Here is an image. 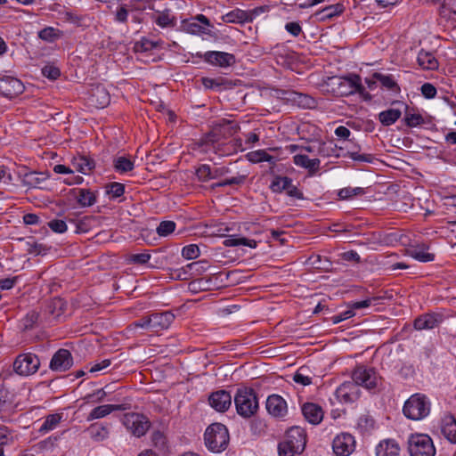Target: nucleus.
I'll list each match as a JSON object with an SVG mask.
<instances>
[{"instance_id": "nucleus-1", "label": "nucleus", "mask_w": 456, "mask_h": 456, "mask_svg": "<svg viewBox=\"0 0 456 456\" xmlns=\"http://www.w3.org/2000/svg\"><path fill=\"white\" fill-rule=\"evenodd\" d=\"M205 444L212 452H221L229 444L228 429L224 424L214 423L208 427L204 434Z\"/></svg>"}, {"instance_id": "nucleus-2", "label": "nucleus", "mask_w": 456, "mask_h": 456, "mask_svg": "<svg viewBox=\"0 0 456 456\" xmlns=\"http://www.w3.org/2000/svg\"><path fill=\"white\" fill-rule=\"evenodd\" d=\"M234 403L237 413L245 419L255 415L259 407L256 394L251 388H239Z\"/></svg>"}, {"instance_id": "nucleus-3", "label": "nucleus", "mask_w": 456, "mask_h": 456, "mask_svg": "<svg viewBox=\"0 0 456 456\" xmlns=\"http://www.w3.org/2000/svg\"><path fill=\"white\" fill-rule=\"evenodd\" d=\"M403 411L408 419L420 420L429 414L430 403L426 395L414 394L404 403Z\"/></svg>"}, {"instance_id": "nucleus-4", "label": "nucleus", "mask_w": 456, "mask_h": 456, "mask_svg": "<svg viewBox=\"0 0 456 456\" xmlns=\"http://www.w3.org/2000/svg\"><path fill=\"white\" fill-rule=\"evenodd\" d=\"M328 86L334 94L341 96L349 95L354 92L361 93L363 89L361 84V77L358 75H353L348 77H330Z\"/></svg>"}, {"instance_id": "nucleus-5", "label": "nucleus", "mask_w": 456, "mask_h": 456, "mask_svg": "<svg viewBox=\"0 0 456 456\" xmlns=\"http://www.w3.org/2000/svg\"><path fill=\"white\" fill-rule=\"evenodd\" d=\"M411 456H435L436 448L431 437L425 434H412L408 440Z\"/></svg>"}, {"instance_id": "nucleus-6", "label": "nucleus", "mask_w": 456, "mask_h": 456, "mask_svg": "<svg viewBox=\"0 0 456 456\" xmlns=\"http://www.w3.org/2000/svg\"><path fill=\"white\" fill-rule=\"evenodd\" d=\"M12 367L18 375L30 376L38 370L40 360L37 355L31 353L20 354L15 358Z\"/></svg>"}, {"instance_id": "nucleus-7", "label": "nucleus", "mask_w": 456, "mask_h": 456, "mask_svg": "<svg viewBox=\"0 0 456 456\" xmlns=\"http://www.w3.org/2000/svg\"><path fill=\"white\" fill-rule=\"evenodd\" d=\"M122 423L128 431L137 437L144 436L151 427L148 418L136 412L124 414Z\"/></svg>"}, {"instance_id": "nucleus-8", "label": "nucleus", "mask_w": 456, "mask_h": 456, "mask_svg": "<svg viewBox=\"0 0 456 456\" xmlns=\"http://www.w3.org/2000/svg\"><path fill=\"white\" fill-rule=\"evenodd\" d=\"M284 446H291L296 452H303L306 445V433L300 427H292L281 442Z\"/></svg>"}, {"instance_id": "nucleus-9", "label": "nucleus", "mask_w": 456, "mask_h": 456, "mask_svg": "<svg viewBox=\"0 0 456 456\" xmlns=\"http://www.w3.org/2000/svg\"><path fill=\"white\" fill-rule=\"evenodd\" d=\"M352 379L357 387L362 386L367 389L376 387L378 383V376L375 370L364 366H357L353 371Z\"/></svg>"}, {"instance_id": "nucleus-10", "label": "nucleus", "mask_w": 456, "mask_h": 456, "mask_svg": "<svg viewBox=\"0 0 456 456\" xmlns=\"http://www.w3.org/2000/svg\"><path fill=\"white\" fill-rule=\"evenodd\" d=\"M267 9L266 6L257 7L249 12H246L240 9H235L226 13L222 17L224 22L226 23H245L251 22L256 15L259 13L265 12Z\"/></svg>"}, {"instance_id": "nucleus-11", "label": "nucleus", "mask_w": 456, "mask_h": 456, "mask_svg": "<svg viewBox=\"0 0 456 456\" xmlns=\"http://www.w3.org/2000/svg\"><path fill=\"white\" fill-rule=\"evenodd\" d=\"M332 448L338 456H348L354 451V437L348 433L338 435L333 440Z\"/></svg>"}, {"instance_id": "nucleus-12", "label": "nucleus", "mask_w": 456, "mask_h": 456, "mask_svg": "<svg viewBox=\"0 0 456 456\" xmlns=\"http://www.w3.org/2000/svg\"><path fill=\"white\" fill-rule=\"evenodd\" d=\"M23 90L24 86L20 79L9 76L0 77L1 95L12 99L20 94Z\"/></svg>"}, {"instance_id": "nucleus-13", "label": "nucleus", "mask_w": 456, "mask_h": 456, "mask_svg": "<svg viewBox=\"0 0 456 456\" xmlns=\"http://www.w3.org/2000/svg\"><path fill=\"white\" fill-rule=\"evenodd\" d=\"M335 396L339 403H351L359 397V389L354 383L345 382L335 392Z\"/></svg>"}, {"instance_id": "nucleus-14", "label": "nucleus", "mask_w": 456, "mask_h": 456, "mask_svg": "<svg viewBox=\"0 0 456 456\" xmlns=\"http://www.w3.org/2000/svg\"><path fill=\"white\" fill-rule=\"evenodd\" d=\"M266 410L273 417L281 419L288 413V405L282 396L271 395L266 400Z\"/></svg>"}, {"instance_id": "nucleus-15", "label": "nucleus", "mask_w": 456, "mask_h": 456, "mask_svg": "<svg viewBox=\"0 0 456 456\" xmlns=\"http://www.w3.org/2000/svg\"><path fill=\"white\" fill-rule=\"evenodd\" d=\"M73 365V358L67 349H59L50 362V368L55 371H66Z\"/></svg>"}, {"instance_id": "nucleus-16", "label": "nucleus", "mask_w": 456, "mask_h": 456, "mask_svg": "<svg viewBox=\"0 0 456 456\" xmlns=\"http://www.w3.org/2000/svg\"><path fill=\"white\" fill-rule=\"evenodd\" d=\"M205 61L222 68L233 65L236 61L235 56L225 52L209 51L204 53Z\"/></svg>"}, {"instance_id": "nucleus-17", "label": "nucleus", "mask_w": 456, "mask_h": 456, "mask_svg": "<svg viewBox=\"0 0 456 456\" xmlns=\"http://www.w3.org/2000/svg\"><path fill=\"white\" fill-rule=\"evenodd\" d=\"M209 404L216 411L224 412L227 411L232 404V396L225 390L213 392L208 398Z\"/></svg>"}, {"instance_id": "nucleus-18", "label": "nucleus", "mask_w": 456, "mask_h": 456, "mask_svg": "<svg viewBox=\"0 0 456 456\" xmlns=\"http://www.w3.org/2000/svg\"><path fill=\"white\" fill-rule=\"evenodd\" d=\"M130 408L128 403H121V404H103L94 408L88 416L86 417L87 421H91L97 419H102L106 417L116 411H126Z\"/></svg>"}, {"instance_id": "nucleus-19", "label": "nucleus", "mask_w": 456, "mask_h": 456, "mask_svg": "<svg viewBox=\"0 0 456 456\" xmlns=\"http://www.w3.org/2000/svg\"><path fill=\"white\" fill-rule=\"evenodd\" d=\"M151 330L159 331L167 330L175 320V315L170 311L156 313L150 315Z\"/></svg>"}, {"instance_id": "nucleus-20", "label": "nucleus", "mask_w": 456, "mask_h": 456, "mask_svg": "<svg viewBox=\"0 0 456 456\" xmlns=\"http://www.w3.org/2000/svg\"><path fill=\"white\" fill-rule=\"evenodd\" d=\"M302 413L305 419L314 425L319 424L323 419L322 407L314 403H304L302 406Z\"/></svg>"}, {"instance_id": "nucleus-21", "label": "nucleus", "mask_w": 456, "mask_h": 456, "mask_svg": "<svg viewBox=\"0 0 456 456\" xmlns=\"http://www.w3.org/2000/svg\"><path fill=\"white\" fill-rule=\"evenodd\" d=\"M48 175L41 172H28L22 177V183L30 188L45 189Z\"/></svg>"}, {"instance_id": "nucleus-22", "label": "nucleus", "mask_w": 456, "mask_h": 456, "mask_svg": "<svg viewBox=\"0 0 456 456\" xmlns=\"http://www.w3.org/2000/svg\"><path fill=\"white\" fill-rule=\"evenodd\" d=\"M293 162L296 166L307 169L311 175L319 171L321 164L319 159H309L307 155L302 153L295 155Z\"/></svg>"}, {"instance_id": "nucleus-23", "label": "nucleus", "mask_w": 456, "mask_h": 456, "mask_svg": "<svg viewBox=\"0 0 456 456\" xmlns=\"http://www.w3.org/2000/svg\"><path fill=\"white\" fill-rule=\"evenodd\" d=\"M90 102L97 108H104L110 103V94L103 86H97L92 89Z\"/></svg>"}, {"instance_id": "nucleus-24", "label": "nucleus", "mask_w": 456, "mask_h": 456, "mask_svg": "<svg viewBox=\"0 0 456 456\" xmlns=\"http://www.w3.org/2000/svg\"><path fill=\"white\" fill-rule=\"evenodd\" d=\"M365 82L370 89L373 88V85H375L376 82H379L383 87L389 90L397 87V84L392 75H385L379 72H375L371 78H366Z\"/></svg>"}, {"instance_id": "nucleus-25", "label": "nucleus", "mask_w": 456, "mask_h": 456, "mask_svg": "<svg viewBox=\"0 0 456 456\" xmlns=\"http://www.w3.org/2000/svg\"><path fill=\"white\" fill-rule=\"evenodd\" d=\"M399 452L398 444L392 439L381 441L376 448L377 456H398Z\"/></svg>"}, {"instance_id": "nucleus-26", "label": "nucleus", "mask_w": 456, "mask_h": 456, "mask_svg": "<svg viewBox=\"0 0 456 456\" xmlns=\"http://www.w3.org/2000/svg\"><path fill=\"white\" fill-rule=\"evenodd\" d=\"M441 431L451 443H456V419L452 415L445 416L442 420Z\"/></svg>"}, {"instance_id": "nucleus-27", "label": "nucleus", "mask_w": 456, "mask_h": 456, "mask_svg": "<svg viewBox=\"0 0 456 456\" xmlns=\"http://www.w3.org/2000/svg\"><path fill=\"white\" fill-rule=\"evenodd\" d=\"M73 192L78 205L83 208L91 207L96 202V195L90 189H75Z\"/></svg>"}, {"instance_id": "nucleus-28", "label": "nucleus", "mask_w": 456, "mask_h": 456, "mask_svg": "<svg viewBox=\"0 0 456 456\" xmlns=\"http://www.w3.org/2000/svg\"><path fill=\"white\" fill-rule=\"evenodd\" d=\"M440 320L434 314H427L418 317L414 321V328L419 330H431L438 325Z\"/></svg>"}, {"instance_id": "nucleus-29", "label": "nucleus", "mask_w": 456, "mask_h": 456, "mask_svg": "<svg viewBox=\"0 0 456 456\" xmlns=\"http://www.w3.org/2000/svg\"><path fill=\"white\" fill-rule=\"evenodd\" d=\"M72 165L77 171L86 175L95 167V162L94 159L86 156H77L73 158Z\"/></svg>"}, {"instance_id": "nucleus-30", "label": "nucleus", "mask_w": 456, "mask_h": 456, "mask_svg": "<svg viewBox=\"0 0 456 456\" xmlns=\"http://www.w3.org/2000/svg\"><path fill=\"white\" fill-rule=\"evenodd\" d=\"M86 432L88 433L90 438L95 442H102L106 440L110 435L109 428L106 426L97 423L90 425V427L86 429Z\"/></svg>"}, {"instance_id": "nucleus-31", "label": "nucleus", "mask_w": 456, "mask_h": 456, "mask_svg": "<svg viewBox=\"0 0 456 456\" xmlns=\"http://www.w3.org/2000/svg\"><path fill=\"white\" fill-rule=\"evenodd\" d=\"M344 11V6L341 4H332L325 7L322 11L316 12L314 15L318 20L324 21L339 15Z\"/></svg>"}, {"instance_id": "nucleus-32", "label": "nucleus", "mask_w": 456, "mask_h": 456, "mask_svg": "<svg viewBox=\"0 0 456 456\" xmlns=\"http://www.w3.org/2000/svg\"><path fill=\"white\" fill-rule=\"evenodd\" d=\"M402 111L399 109H388L379 114V120L383 126H388L395 123L401 117Z\"/></svg>"}, {"instance_id": "nucleus-33", "label": "nucleus", "mask_w": 456, "mask_h": 456, "mask_svg": "<svg viewBox=\"0 0 456 456\" xmlns=\"http://www.w3.org/2000/svg\"><path fill=\"white\" fill-rule=\"evenodd\" d=\"M418 63L424 69H436L438 62L435 56L428 52L421 50L418 54Z\"/></svg>"}, {"instance_id": "nucleus-34", "label": "nucleus", "mask_w": 456, "mask_h": 456, "mask_svg": "<svg viewBox=\"0 0 456 456\" xmlns=\"http://www.w3.org/2000/svg\"><path fill=\"white\" fill-rule=\"evenodd\" d=\"M246 158L252 163H259L262 161H267L272 165H275L276 163L275 157L268 154L265 150L250 151L246 155Z\"/></svg>"}, {"instance_id": "nucleus-35", "label": "nucleus", "mask_w": 456, "mask_h": 456, "mask_svg": "<svg viewBox=\"0 0 456 456\" xmlns=\"http://www.w3.org/2000/svg\"><path fill=\"white\" fill-rule=\"evenodd\" d=\"M225 247L247 246L251 248L256 247V241L244 237L229 236L223 242Z\"/></svg>"}, {"instance_id": "nucleus-36", "label": "nucleus", "mask_w": 456, "mask_h": 456, "mask_svg": "<svg viewBox=\"0 0 456 456\" xmlns=\"http://www.w3.org/2000/svg\"><path fill=\"white\" fill-rule=\"evenodd\" d=\"M113 167L118 173H126L132 171L134 167V161L126 156H118L113 159Z\"/></svg>"}, {"instance_id": "nucleus-37", "label": "nucleus", "mask_w": 456, "mask_h": 456, "mask_svg": "<svg viewBox=\"0 0 456 456\" xmlns=\"http://www.w3.org/2000/svg\"><path fill=\"white\" fill-rule=\"evenodd\" d=\"M407 254L414 259L423 263L431 262L435 259L434 254L426 252L424 248L415 247L407 249Z\"/></svg>"}, {"instance_id": "nucleus-38", "label": "nucleus", "mask_w": 456, "mask_h": 456, "mask_svg": "<svg viewBox=\"0 0 456 456\" xmlns=\"http://www.w3.org/2000/svg\"><path fill=\"white\" fill-rule=\"evenodd\" d=\"M39 320V314L36 311H30L20 321V328L23 330H30L37 327Z\"/></svg>"}, {"instance_id": "nucleus-39", "label": "nucleus", "mask_w": 456, "mask_h": 456, "mask_svg": "<svg viewBox=\"0 0 456 456\" xmlns=\"http://www.w3.org/2000/svg\"><path fill=\"white\" fill-rule=\"evenodd\" d=\"M61 416L58 413L51 414L46 417L44 423L41 425L39 428V432L46 433L50 430L54 429L57 425L60 423Z\"/></svg>"}, {"instance_id": "nucleus-40", "label": "nucleus", "mask_w": 456, "mask_h": 456, "mask_svg": "<svg viewBox=\"0 0 456 456\" xmlns=\"http://www.w3.org/2000/svg\"><path fill=\"white\" fill-rule=\"evenodd\" d=\"M66 308V303L60 297H54L48 305V311L55 317L61 316Z\"/></svg>"}, {"instance_id": "nucleus-41", "label": "nucleus", "mask_w": 456, "mask_h": 456, "mask_svg": "<svg viewBox=\"0 0 456 456\" xmlns=\"http://www.w3.org/2000/svg\"><path fill=\"white\" fill-rule=\"evenodd\" d=\"M309 370L305 366L300 367L294 374L293 380L303 386H307L312 383V377L308 374Z\"/></svg>"}, {"instance_id": "nucleus-42", "label": "nucleus", "mask_w": 456, "mask_h": 456, "mask_svg": "<svg viewBox=\"0 0 456 456\" xmlns=\"http://www.w3.org/2000/svg\"><path fill=\"white\" fill-rule=\"evenodd\" d=\"M155 22L161 28L175 27V20L168 12H160L155 19Z\"/></svg>"}, {"instance_id": "nucleus-43", "label": "nucleus", "mask_w": 456, "mask_h": 456, "mask_svg": "<svg viewBox=\"0 0 456 456\" xmlns=\"http://www.w3.org/2000/svg\"><path fill=\"white\" fill-rule=\"evenodd\" d=\"M364 193V190L362 187H346L339 190L338 195L341 200H349L354 196L362 195Z\"/></svg>"}, {"instance_id": "nucleus-44", "label": "nucleus", "mask_w": 456, "mask_h": 456, "mask_svg": "<svg viewBox=\"0 0 456 456\" xmlns=\"http://www.w3.org/2000/svg\"><path fill=\"white\" fill-rule=\"evenodd\" d=\"M125 192V185L120 183L113 182L106 185V193L111 198H118Z\"/></svg>"}, {"instance_id": "nucleus-45", "label": "nucleus", "mask_w": 456, "mask_h": 456, "mask_svg": "<svg viewBox=\"0 0 456 456\" xmlns=\"http://www.w3.org/2000/svg\"><path fill=\"white\" fill-rule=\"evenodd\" d=\"M59 36V31L52 27H46L38 32V37L47 42H53Z\"/></svg>"}, {"instance_id": "nucleus-46", "label": "nucleus", "mask_w": 456, "mask_h": 456, "mask_svg": "<svg viewBox=\"0 0 456 456\" xmlns=\"http://www.w3.org/2000/svg\"><path fill=\"white\" fill-rule=\"evenodd\" d=\"M176 227L174 221H162L157 227V233L159 236L166 237L171 234Z\"/></svg>"}, {"instance_id": "nucleus-47", "label": "nucleus", "mask_w": 456, "mask_h": 456, "mask_svg": "<svg viewBox=\"0 0 456 456\" xmlns=\"http://www.w3.org/2000/svg\"><path fill=\"white\" fill-rule=\"evenodd\" d=\"M151 259V255L148 251L138 254H131L127 256V262L134 265H144Z\"/></svg>"}, {"instance_id": "nucleus-48", "label": "nucleus", "mask_w": 456, "mask_h": 456, "mask_svg": "<svg viewBox=\"0 0 456 456\" xmlns=\"http://www.w3.org/2000/svg\"><path fill=\"white\" fill-rule=\"evenodd\" d=\"M200 254V248L195 244L187 245L182 249V256L188 260L196 259Z\"/></svg>"}, {"instance_id": "nucleus-49", "label": "nucleus", "mask_w": 456, "mask_h": 456, "mask_svg": "<svg viewBox=\"0 0 456 456\" xmlns=\"http://www.w3.org/2000/svg\"><path fill=\"white\" fill-rule=\"evenodd\" d=\"M382 298H383V297H380V296L373 297L367 298L365 300L353 302L350 305V306L353 311H354V309H362V308L369 307L371 305H377L379 302V300Z\"/></svg>"}, {"instance_id": "nucleus-50", "label": "nucleus", "mask_w": 456, "mask_h": 456, "mask_svg": "<svg viewBox=\"0 0 456 456\" xmlns=\"http://www.w3.org/2000/svg\"><path fill=\"white\" fill-rule=\"evenodd\" d=\"M195 174H196L199 181H200V182L205 183V182L211 180V167L209 165H207V164L200 165L196 169Z\"/></svg>"}, {"instance_id": "nucleus-51", "label": "nucleus", "mask_w": 456, "mask_h": 456, "mask_svg": "<svg viewBox=\"0 0 456 456\" xmlns=\"http://www.w3.org/2000/svg\"><path fill=\"white\" fill-rule=\"evenodd\" d=\"M159 41H151L149 39H142L140 43L135 44L136 52H148L159 46Z\"/></svg>"}, {"instance_id": "nucleus-52", "label": "nucleus", "mask_w": 456, "mask_h": 456, "mask_svg": "<svg viewBox=\"0 0 456 456\" xmlns=\"http://www.w3.org/2000/svg\"><path fill=\"white\" fill-rule=\"evenodd\" d=\"M299 106L306 109H312L315 107L316 102L311 96L303 94H297L295 99Z\"/></svg>"}, {"instance_id": "nucleus-53", "label": "nucleus", "mask_w": 456, "mask_h": 456, "mask_svg": "<svg viewBox=\"0 0 456 456\" xmlns=\"http://www.w3.org/2000/svg\"><path fill=\"white\" fill-rule=\"evenodd\" d=\"M404 120L405 124L410 127H415L424 123L423 117L419 113H406Z\"/></svg>"}, {"instance_id": "nucleus-54", "label": "nucleus", "mask_w": 456, "mask_h": 456, "mask_svg": "<svg viewBox=\"0 0 456 456\" xmlns=\"http://www.w3.org/2000/svg\"><path fill=\"white\" fill-rule=\"evenodd\" d=\"M42 74L47 77V78H50V79H56L60 77L61 75V71L60 69L55 67V66H53V65H45L43 69H42Z\"/></svg>"}, {"instance_id": "nucleus-55", "label": "nucleus", "mask_w": 456, "mask_h": 456, "mask_svg": "<svg viewBox=\"0 0 456 456\" xmlns=\"http://www.w3.org/2000/svg\"><path fill=\"white\" fill-rule=\"evenodd\" d=\"M27 245H28L27 251L29 254H33V255H36V256L45 254V252L47 250L46 247L45 245L41 244V243L28 242Z\"/></svg>"}, {"instance_id": "nucleus-56", "label": "nucleus", "mask_w": 456, "mask_h": 456, "mask_svg": "<svg viewBox=\"0 0 456 456\" xmlns=\"http://www.w3.org/2000/svg\"><path fill=\"white\" fill-rule=\"evenodd\" d=\"M137 328L151 330L150 315L144 316L129 325L130 330H135Z\"/></svg>"}, {"instance_id": "nucleus-57", "label": "nucleus", "mask_w": 456, "mask_h": 456, "mask_svg": "<svg viewBox=\"0 0 456 456\" xmlns=\"http://www.w3.org/2000/svg\"><path fill=\"white\" fill-rule=\"evenodd\" d=\"M52 231L57 233H62L67 230V224L63 220L54 219L48 223Z\"/></svg>"}, {"instance_id": "nucleus-58", "label": "nucleus", "mask_w": 456, "mask_h": 456, "mask_svg": "<svg viewBox=\"0 0 456 456\" xmlns=\"http://www.w3.org/2000/svg\"><path fill=\"white\" fill-rule=\"evenodd\" d=\"M421 93L426 98L432 99L436 94V89L432 84L425 83L421 86Z\"/></svg>"}, {"instance_id": "nucleus-59", "label": "nucleus", "mask_w": 456, "mask_h": 456, "mask_svg": "<svg viewBox=\"0 0 456 456\" xmlns=\"http://www.w3.org/2000/svg\"><path fill=\"white\" fill-rule=\"evenodd\" d=\"M279 456H295L296 454H301L302 452H296L291 446H284L282 443L278 444Z\"/></svg>"}, {"instance_id": "nucleus-60", "label": "nucleus", "mask_w": 456, "mask_h": 456, "mask_svg": "<svg viewBox=\"0 0 456 456\" xmlns=\"http://www.w3.org/2000/svg\"><path fill=\"white\" fill-rule=\"evenodd\" d=\"M354 315V313L352 309L346 310L339 314H336L331 317V322L334 324L339 323L340 322L349 319Z\"/></svg>"}, {"instance_id": "nucleus-61", "label": "nucleus", "mask_w": 456, "mask_h": 456, "mask_svg": "<svg viewBox=\"0 0 456 456\" xmlns=\"http://www.w3.org/2000/svg\"><path fill=\"white\" fill-rule=\"evenodd\" d=\"M349 155L351 159L355 161L371 163L374 159V157L370 154H359L357 152H349Z\"/></svg>"}, {"instance_id": "nucleus-62", "label": "nucleus", "mask_w": 456, "mask_h": 456, "mask_svg": "<svg viewBox=\"0 0 456 456\" xmlns=\"http://www.w3.org/2000/svg\"><path fill=\"white\" fill-rule=\"evenodd\" d=\"M285 28L294 37H297L301 32V27L297 22H289L286 24Z\"/></svg>"}, {"instance_id": "nucleus-63", "label": "nucleus", "mask_w": 456, "mask_h": 456, "mask_svg": "<svg viewBox=\"0 0 456 456\" xmlns=\"http://www.w3.org/2000/svg\"><path fill=\"white\" fill-rule=\"evenodd\" d=\"M17 280H18V277L1 279L0 280V289H12L14 286V284L16 283Z\"/></svg>"}, {"instance_id": "nucleus-64", "label": "nucleus", "mask_w": 456, "mask_h": 456, "mask_svg": "<svg viewBox=\"0 0 456 456\" xmlns=\"http://www.w3.org/2000/svg\"><path fill=\"white\" fill-rule=\"evenodd\" d=\"M110 363H111V362L110 359H105V360L102 361L101 362H97V363L94 364L90 369V372H96V371L102 370L108 368L110 365Z\"/></svg>"}]
</instances>
